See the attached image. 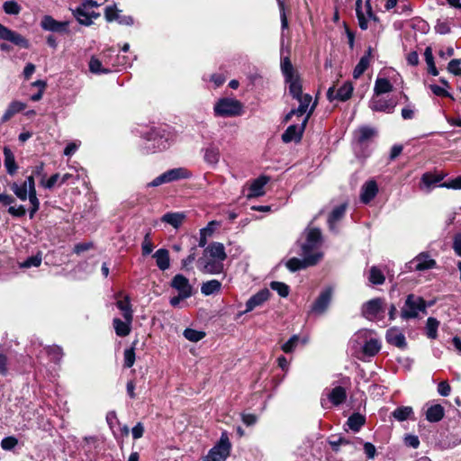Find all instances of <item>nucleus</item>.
<instances>
[{"mask_svg":"<svg viewBox=\"0 0 461 461\" xmlns=\"http://www.w3.org/2000/svg\"><path fill=\"white\" fill-rule=\"evenodd\" d=\"M426 302L423 298L411 294L407 296L402 308L401 317L403 320L417 318L420 312H426Z\"/></svg>","mask_w":461,"mask_h":461,"instance_id":"f257e3e1","label":"nucleus"},{"mask_svg":"<svg viewBox=\"0 0 461 461\" xmlns=\"http://www.w3.org/2000/svg\"><path fill=\"white\" fill-rule=\"evenodd\" d=\"M243 112V104L237 99L221 98L214 105V113L221 117L239 116Z\"/></svg>","mask_w":461,"mask_h":461,"instance_id":"f03ea898","label":"nucleus"},{"mask_svg":"<svg viewBox=\"0 0 461 461\" xmlns=\"http://www.w3.org/2000/svg\"><path fill=\"white\" fill-rule=\"evenodd\" d=\"M231 444L228 434L223 431L219 442L209 451L203 461H225L230 456Z\"/></svg>","mask_w":461,"mask_h":461,"instance_id":"7ed1b4c3","label":"nucleus"},{"mask_svg":"<svg viewBox=\"0 0 461 461\" xmlns=\"http://www.w3.org/2000/svg\"><path fill=\"white\" fill-rule=\"evenodd\" d=\"M192 176V173L185 168V167H176L164 172L159 175L156 178H154L150 183L148 184L149 186L156 187L162 184L170 183L174 181H177L180 179H188Z\"/></svg>","mask_w":461,"mask_h":461,"instance_id":"20e7f679","label":"nucleus"},{"mask_svg":"<svg viewBox=\"0 0 461 461\" xmlns=\"http://www.w3.org/2000/svg\"><path fill=\"white\" fill-rule=\"evenodd\" d=\"M315 107V104L310 108L307 116L304 118L301 125H290L285 131L282 134V140L285 143H289L291 141L299 142L302 140L303 133L306 127L308 119L310 115L312 113Z\"/></svg>","mask_w":461,"mask_h":461,"instance_id":"39448f33","label":"nucleus"},{"mask_svg":"<svg viewBox=\"0 0 461 461\" xmlns=\"http://www.w3.org/2000/svg\"><path fill=\"white\" fill-rule=\"evenodd\" d=\"M322 257L323 255L321 252H316L312 255L303 256V259L292 258L286 262V267L290 271L295 272L308 267L315 266L322 258Z\"/></svg>","mask_w":461,"mask_h":461,"instance_id":"423d86ee","label":"nucleus"},{"mask_svg":"<svg viewBox=\"0 0 461 461\" xmlns=\"http://www.w3.org/2000/svg\"><path fill=\"white\" fill-rule=\"evenodd\" d=\"M321 243V232L318 228L306 230V242L302 245L303 256L312 255L311 252L317 249Z\"/></svg>","mask_w":461,"mask_h":461,"instance_id":"0eeeda50","label":"nucleus"},{"mask_svg":"<svg viewBox=\"0 0 461 461\" xmlns=\"http://www.w3.org/2000/svg\"><path fill=\"white\" fill-rule=\"evenodd\" d=\"M384 301L382 298L369 300L361 308L362 315L369 321H375L379 313L384 311Z\"/></svg>","mask_w":461,"mask_h":461,"instance_id":"6e6552de","label":"nucleus"},{"mask_svg":"<svg viewBox=\"0 0 461 461\" xmlns=\"http://www.w3.org/2000/svg\"><path fill=\"white\" fill-rule=\"evenodd\" d=\"M333 288L331 286L326 287L312 303V312L318 315L323 314L331 302Z\"/></svg>","mask_w":461,"mask_h":461,"instance_id":"1a4fd4ad","label":"nucleus"},{"mask_svg":"<svg viewBox=\"0 0 461 461\" xmlns=\"http://www.w3.org/2000/svg\"><path fill=\"white\" fill-rule=\"evenodd\" d=\"M0 39L10 41L21 48H29V41L23 36L14 31L10 30L2 23H0Z\"/></svg>","mask_w":461,"mask_h":461,"instance_id":"9d476101","label":"nucleus"},{"mask_svg":"<svg viewBox=\"0 0 461 461\" xmlns=\"http://www.w3.org/2000/svg\"><path fill=\"white\" fill-rule=\"evenodd\" d=\"M353 89H354L353 86L350 82H345L343 84V86H341L338 89L336 94H335V86H330L327 92V98L330 102L335 99L342 101V102L347 101L351 97Z\"/></svg>","mask_w":461,"mask_h":461,"instance_id":"9b49d317","label":"nucleus"},{"mask_svg":"<svg viewBox=\"0 0 461 461\" xmlns=\"http://www.w3.org/2000/svg\"><path fill=\"white\" fill-rule=\"evenodd\" d=\"M198 266L201 271L206 274H220L223 270L222 261L203 255L198 259Z\"/></svg>","mask_w":461,"mask_h":461,"instance_id":"f8f14e48","label":"nucleus"},{"mask_svg":"<svg viewBox=\"0 0 461 461\" xmlns=\"http://www.w3.org/2000/svg\"><path fill=\"white\" fill-rule=\"evenodd\" d=\"M436 261L429 258L428 254L420 253L415 257L410 263L409 268L415 271H424L435 267Z\"/></svg>","mask_w":461,"mask_h":461,"instance_id":"ddd939ff","label":"nucleus"},{"mask_svg":"<svg viewBox=\"0 0 461 461\" xmlns=\"http://www.w3.org/2000/svg\"><path fill=\"white\" fill-rule=\"evenodd\" d=\"M171 286L177 290L182 297H190L192 295V286L189 280L183 275H176L171 281Z\"/></svg>","mask_w":461,"mask_h":461,"instance_id":"4468645a","label":"nucleus"},{"mask_svg":"<svg viewBox=\"0 0 461 461\" xmlns=\"http://www.w3.org/2000/svg\"><path fill=\"white\" fill-rule=\"evenodd\" d=\"M385 339L389 344L401 349H404L407 347L405 336L396 327L391 328L386 331Z\"/></svg>","mask_w":461,"mask_h":461,"instance_id":"2eb2a0df","label":"nucleus"},{"mask_svg":"<svg viewBox=\"0 0 461 461\" xmlns=\"http://www.w3.org/2000/svg\"><path fill=\"white\" fill-rule=\"evenodd\" d=\"M378 193V185L373 179L366 181L361 187L360 200L363 203H370Z\"/></svg>","mask_w":461,"mask_h":461,"instance_id":"dca6fc26","label":"nucleus"},{"mask_svg":"<svg viewBox=\"0 0 461 461\" xmlns=\"http://www.w3.org/2000/svg\"><path fill=\"white\" fill-rule=\"evenodd\" d=\"M369 107L375 112L392 113L395 107V103H393L392 100H385L379 97V95H374L369 102Z\"/></svg>","mask_w":461,"mask_h":461,"instance_id":"f3484780","label":"nucleus"},{"mask_svg":"<svg viewBox=\"0 0 461 461\" xmlns=\"http://www.w3.org/2000/svg\"><path fill=\"white\" fill-rule=\"evenodd\" d=\"M295 99L299 102V106L297 109L291 110L286 114L285 122L290 121L293 115L302 116L304 114L307 112L310 104L312 103V96L309 94L303 95Z\"/></svg>","mask_w":461,"mask_h":461,"instance_id":"a211bd4d","label":"nucleus"},{"mask_svg":"<svg viewBox=\"0 0 461 461\" xmlns=\"http://www.w3.org/2000/svg\"><path fill=\"white\" fill-rule=\"evenodd\" d=\"M203 256L210 257L211 258L223 261L226 259L227 255L223 244L220 242H213L210 244L203 251Z\"/></svg>","mask_w":461,"mask_h":461,"instance_id":"6ab92c4d","label":"nucleus"},{"mask_svg":"<svg viewBox=\"0 0 461 461\" xmlns=\"http://www.w3.org/2000/svg\"><path fill=\"white\" fill-rule=\"evenodd\" d=\"M270 178L267 176H261L255 179L249 187V198L258 197L265 194L264 187L269 182Z\"/></svg>","mask_w":461,"mask_h":461,"instance_id":"aec40b11","label":"nucleus"},{"mask_svg":"<svg viewBox=\"0 0 461 461\" xmlns=\"http://www.w3.org/2000/svg\"><path fill=\"white\" fill-rule=\"evenodd\" d=\"M270 292L267 289L260 290L247 302L245 312H251L256 307L260 306L268 300Z\"/></svg>","mask_w":461,"mask_h":461,"instance_id":"412c9836","label":"nucleus"},{"mask_svg":"<svg viewBox=\"0 0 461 461\" xmlns=\"http://www.w3.org/2000/svg\"><path fill=\"white\" fill-rule=\"evenodd\" d=\"M124 321H122L119 318H114L113 320V326L114 331L119 337H126L131 333V323L133 319L123 318Z\"/></svg>","mask_w":461,"mask_h":461,"instance_id":"4be33fe9","label":"nucleus"},{"mask_svg":"<svg viewBox=\"0 0 461 461\" xmlns=\"http://www.w3.org/2000/svg\"><path fill=\"white\" fill-rule=\"evenodd\" d=\"M220 149L214 144H210L203 149V160L205 163L212 166H216L220 161Z\"/></svg>","mask_w":461,"mask_h":461,"instance_id":"5701e85b","label":"nucleus"},{"mask_svg":"<svg viewBox=\"0 0 461 461\" xmlns=\"http://www.w3.org/2000/svg\"><path fill=\"white\" fill-rule=\"evenodd\" d=\"M153 258L156 259L157 267L160 270L165 271L169 268L170 258H169V252L167 249H158L154 253Z\"/></svg>","mask_w":461,"mask_h":461,"instance_id":"b1692460","label":"nucleus"},{"mask_svg":"<svg viewBox=\"0 0 461 461\" xmlns=\"http://www.w3.org/2000/svg\"><path fill=\"white\" fill-rule=\"evenodd\" d=\"M41 24L44 30L50 32H61L67 26V23H59L49 15L44 16Z\"/></svg>","mask_w":461,"mask_h":461,"instance_id":"393cba45","label":"nucleus"},{"mask_svg":"<svg viewBox=\"0 0 461 461\" xmlns=\"http://www.w3.org/2000/svg\"><path fill=\"white\" fill-rule=\"evenodd\" d=\"M375 135L376 131L368 126L360 127L355 131V138L359 143H365L373 139Z\"/></svg>","mask_w":461,"mask_h":461,"instance_id":"a878e982","label":"nucleus"},{"mask_svg":"<svg viewBox=\"0 0 461 461\" xmlns=\"http://www.w3.org/2000/svg\"><path fill=\"white\" fill-rule=\"evenodd\" d=\"M370 60H371V49L369 48L367 52L360 59L359 62L355 67L354 71H353L354 78H358L364 74V72L369 67Z\"/></svg>","mask_w":461,"mask_h":461,"instance_id":"bb28decb","label":"nucleus"},{"mask_svg":"<svg viewBox=\"0 0 461 461\" xmlns=\"http://www.w3.org/2000/svg\"><path fill=\"white\" fill-rule=\"evenodd\" d=\"M328 398L336 406L345 402L347 398V392L342 386H336L329 393Z\"/></svg>","mask_w":461,"mask_h":461,"instance_id":"cd10ccee","label":"nucleus"},{"mask_svg":"<svg viewBox=\"0 0 461 461\" xmlns=\"http://www.w3.org/2000/svg\"><path fill=\"white\" fill-rule=\"evenodd\" d=\"M345 212H346V204H340L339 206H337L336 208H334L332 210V212H330L329 219H328V223H329L330 229L331 230H335L336 223L340 219H342V217L345 214Z\"/></svg>","mask_w":461,"mask_h":461,"instance_id":"c85d7f7f","label":"nucleus"},{"mask_svg":"<svg viewBox=\"0 0 461 461\" xmlns=\"http://www.w3.org/2000/svg\"><path fill=\"white\" fill-rule=\"evenodd\" d=\"M4 156H5V166L6 167V171L10 175H14L18 167L15 162V158L12 150L5 147L4 148Z\"/></svg>","mask_w":461,"mask_h":461,"instance_id":"c756f323","label":"nucleus"},{"mask_svg":"<svg viewBox=\"0 0 461 461\" xmlns=\"http://www.w3.org/2000/svg\"><path fill=\"white\" fill-rule=\"evenodd\" d=\"M444 417V408L440 404L430 406L426 412V419L429 422H438Z\"/></svg>","mask_w":461,"mask_h":461,"instance_id":"7c9ffc66","label":"nucleus"},{"mask_svg":"<svg viewBox=\"0 0 461 461\" xmlns=\"http://www.w3.org/2000/svg\"><path fill=\"white\" fill-rule=\"evenodd\" d=\"M393 90V85L387 78L378 77L375 80L374 87V95H381L383 94L390 93Z\"/></svg>","mask_w":461,"mask_h":461,"instance_id":"2f4dec72","label":"nucleus"},{"mask_svg":"<svg viewBox=\"0 0 461 461\" xmlns=\"http://www.w3.org/2000/svg\"><path fill=\"white\" fill-rule=\"evenodd\" d=\"M185 220V214L181 212H167L164 214L161 218V221L164 222H167L173 226L174 228L177 229L181 226Z\"/></svg>","mask_w":461,"mask_h":461,"instance_id":"473e14b6","label":"nucleus"},{"mask_svg":"<svg viewBox=\"0 0 461 461\" xmlns=\"http://www.w3.org/2000/svg\"><path fill=\"white\" fill-rule=\"evenodd\" d=\"M116 306L122 311L123 318L133 319V311L128 295H125L123 300H118Z\"/></svg>","mask_w":461,"mask_h":461,"instance_id":"72a5a7b5","label":"nucleus"},{"mask_svg":"<svg viewBox=\"0 0 461 461\" xmlns=\"http://www.w3.org/2000/svg\"><path fill=\"white\" fill-rule=\"evenodd\" d=\"M96 6H98L97 2L94 0H84L81 5L73 11V14L77 20H81L82 15H86L87 14V10L90 11L92 8Z\"/></svg>","mask_w":461,"mask_h":461,"instance_id":"f704fd0d","label":"nucleus"},{"mask_svg":"<svg viewBox=\"0 0 461 461\" xmlns=\"http://www.w3.org/2000/svg\"><path fill=\"white\" fill-rule=\"evenodd\" d=\"M413 415V410L410 406H402L396 408L392 416L398 421H404L408 419H411Z\"/></svg>","mask_w":461,"mask_h":461,"instance_id":"c9c22d12","label":"nucleus"},{"mask_svg":"<svg viewBox=\"0 0 461 461\" xmlns=\"http://www.w3.org/2000/svg\"><path fill=\"white\" fill-rule=\"evenodd\" d=\"M381 349L380 342L375 339L367 340L363 346V353L368 357H374Z\"/></svg>","mask_w":461,"mask_h":461,"instance_id":"e433bc0d","label":"nucleus"},{"mask_svg":"<svg viewBox=\"0 0 461 461\" xmlns=\"http://www.w3.org/2000/svg\"><path fill=\"white\" fill-rule=\"evenodd\" d=\"M221 284L218 280L212 279L202 285L201 292L204 295H211L221 290Z\"/></svg>","mask_w":461,"mask_h":461,"instance_id":"4c0bfd02","label":"nucleus"},{"mask_svg":"<svg viewBox=\"0 0 461 461\" xmlns=\"http://www.w3.org/2000/svg\"><path fill=\"white\" fill-rule=\"evenodd\" d=\"M285 81L289 84V93L294 99L303 95L302 84L298 76Z\"/></svg>","mask_w":461,"mask_h":461,"instance_id":"58836bf2","label":"nucleus"},{"mask_svg":"<svg viewBox=\"0 0 461 461\" xmlns=\"http://www.w3.org/2000/svg\"><path fill=\"white\" fill-rule=\"evenodd\" d=\"M365 422L366 419L363 415L359 413H354L348 418L347 424L351 430L357 432L361 429Z\"/></svg>","mask_w":461,"mask_h":461,"instance_id":"ea45409f","label":"nucleus"},{"mask_svg":"<svg viewBox=\"0 0 461 461\" xmlns=\"http://www.w3.org/2000/svg\"><path fill=\"white\" fill-rule=\"evenodd\" d=\"M368 280L373 285H383L385 281V276L377 267H372L369 270Z\"/></svg>","mask_w":461,"mask_h":461,"instance_id":"a19ab883","label":"nucleus"},{"mask_svg":"<svg viewBox=\"0 0 461 461\" xmlns=\"http://www.w3.org/2000/svg\"><path fill=\"white\" fill-rule=\"evenodd\" d=\"M10 188L20 200L25 201L27 198H29V192L26 185L23 184L20 185L14 182L10 185Z\"/></svg>","mask_w":461,"mask_h":461,"instance_id":"79ce46f5","label":"nucleus"},{"mask_svg":"<svg viewBox=\"0 0 461 461\" xmlns=\"http://www.w3.org/2000/svg\"><path fill=\"white\" fill-rule=\"evenodd\" d=\"M438 326L439 321L437 319L433 317L428 318L426 324V334L429 339L437 338Z\"/></svg>","mask_w":461,"mask_h":461,"instance_id":"37998d69","label":"nucleus"},{"mask_svg":"<svg viewBox=\"0 0 461 461\" xmlns=\"http://www.w3.org/2000/svg\"><path fill=\"white\" fill-rule=\"evenodd\" d=\"M281 69L285 77V80L298 76L294 71L289 58H285L282 59Z\"/></svg>","mask_w":461,"mask_h":461,"instance_id":"c03bdc74","label":"nucleus"},{"mask_svg":"<svg viewBox=\"0 0 461 461\" xmlns=\"http://www.w3.org/2000/svg\"><path fill=\"white\" fill-rule=\"evenodd\" d=\"M444 178V175L440 174H432V173H425L422 175L421 181L422 183L429 187L434 184L439 183Z\"/></svg>","mask_w":461,"mask_h":461,"instance_id":"a18cd8bd","label":"nucleus"},{"mask_svg":"<svg viewBox=\"0 0 461 461\" xmlns=\"http://www.w3.org/2000/svg\"><path fill=\"white\" fill-rule=\"evenodd\" d=\"M361 7H362V0H357L356 13H357V20H358V24L362 30H366L368 27L367 20L361 10Z\"/></svg>","mask_w":461,"mask_h":461,"instance_id":"49530a36","label":"nucleus"},{"mask_svg":"<svg viewBox=\"0 0 461 461\" xmlns=\"http://www.w3.org/2000/svg\"><path fill=\"white\" fill-rule=\"evenodd\" d=\"M184 336L186 339L192 342H197L204 338L205 333L203 331H198L193 329H185Z\"/></svg>","mask_w":461,"mask_h":461,"instance_id":"de8ad7c7","label":"nucleus"},{"mask_svg":"<svg viewBox=\"0 0 461 461\" xmlns=\"http://www.w3.org/2000/svg\"><path fill=\"white\" fill-rule=\"evenodd\" d=\"M136 342H133V346L124 350V366L127 368L131 367L135 362V346Z\"/></svg>","mask_w":461,"mask_h":461,"instance_id":"09e8293b","label":"nucleus"},{"mask_svg":"<svg viewBox=\"0 0 461 461\" xmlns=\"http://www.w3.org/2000/svg\"><path fill=\"white\" fill-rule=\"evenodd\" d=\"M89 70L95 74H106L110 71L109 69L103 68L101 61L95 57H92L89 61Z\"/></svg>","mask_w":461,"mask_h":461,"instance_id":"8fccbe9b","label":"nucleus"},{"mask_svg":"<svg viewBox=\"0 0 461 461\" xmlns=\"http://www.w3.org/2000/svg\"><path fill=\"white\" fill-rule=\"evenodd\" d=\"M270 287L276 291L281 297H286L289 294V286L282 282H271Z\"/></svg>","mask_w":461,"mask_h":461,"instance_id":"3c124183","label":"nucleus"},{"mask_svg":"<svg viewBox=\"0 0 461 461\" xmlns=\"http://www.w3.org/2000/svg\"><path fill=\"white\" fill-rule=\"evenodd\" d=\"M47 353L50 357L51 360L56 363H59L63 357L62 348L59 346L49 347L47 348Z\"/></svg>","mask_w":461,"mask_h":461,"instance_id":"603ef678","label":"nucleus"},{"mask_svg":"<svg viewBox=\"0 0 461 461\" xmlns=\"http://www.w3.org/2000/svg\"><path fill=\"white\" fill-rule=\"evenodd\" d=\"M3 9L7 14H18L21 12V6L15 1H6L3 5Z\"/></svg>","mask_w":461,"mask_h":461,"instance_id":"864d4df0","label":"nucleus"},{"mask_svg":"<svg viewBox=\"0 0 461 461\" xmlns=\"http://www.w3.org/2000/svg\"><path fill=\"white\" fill-rule=\"evenodd\" d=\"M18 445V439L14 436L4 438L1 441V447L5 451L13 450Z\"/></svg>","mask_w":461,"mask_h":461,"instance_id":"5fc2aeb1","label":"nucleus"},{"mask_svg":"<svg viewBox=\"0 0 461 461\" xmlns=\"http://www.w3.org/2000/svg\"><path fill=\"white\" fill-rule=\"evenodd\" d=\"M299 342V336L298 335H294L292 336L288 341H286L283 346H282V350L285 352V353H291L294 350V348H296L297 344Z\"/></svg>","mask_w":461,"mask_h":461,"instance_id":"6e6d98bb","label":"nucleus"},{"mask_svg":"<svg viewBox=\"0 0 461 461\" xmlns=\"http://www.w3.org/2000/svg\"><path fill=\"white\" fill-rule=\"evenodd\" d=\"M100 16V14L98 13H95L94 11H89L87 10V14L86 15H82L81 17V20H77L78 23L80 24H83V25H86V26H89L92 24V19L95 18H98Z\"/></svg>","mask_w":461,"mask_h":461,"instance_id":"4d7b16f0","label":"nucleus"},{"mask_svg":"<svg viewBox=\"0 0 461 461\" xmlns=\"http://www.w3.org/2000/svg\"><path fill=\"white\" fill-rule=\"evenodd\" d=\"M41 260L42 258L41 255L32 256L31 258H28L25 261H23L21 264V267L26 268L31 267H39L41 263Z\"/></svg>","mask_w":461,"mask_h":461,"instance_id":"13d9d810","label":"nucleus"},{"mask_svg":"<svg viewBox=\"0 0 461 461\" xmlns=\"http://www.w3.org/2000/svg\"><path fill=\"white\" fill-rule=\"evenodd\" d=\"M142 255L147 256L153 250V244L149 238V233H147L141 244Z\"/></svg>","mask_w":461,"mask_h":461,"instance_id":"bf43d9fd","label":"nucleus"},{"mask_svg":"<svg viewBox=\"0 0 461 461\" xmlns=\"http://www.w3.org/2000/svg\"><path fill=\"white\" fill-rule=\"evenodd\" d=\"M29 201L32 204V209L30 210V218L32 219L34 217V214L40 208V202L37 198V194H32L29 195Z\"/></svg>","mask_w":461,"mask_h":461,"instance_id":"052dcab7","label":"nucleus"},{"mask_svg":"<svg viewBox=\"0 0 461 461\" xmlns=\"http://www.w3.org/2000/svg\"><path fill=\"white\" fill-rule=\"evenodd\" d=\"M460 64V59H452L447 66L448 71L456 76H461Z\"/></svg>","mask_w":461,"mask_h":461,"instance_id":"680f3d73","label":"nucleus"},{"mask_svg":"<svg viewBox=\"0 0 461 461\" xmlns=\"http://www.w3.org/2000/svg\"><path fill=\"white\" fill-rule=\"evenodd\" d=\"M105 19L108 22L119 20L118 10L115 6H107L104 12Z\"/></svg>","mask_w":461,"mask_h":461,"instance_id":"e2e57ef3","label":"nucleus"},{"mask_svg":"<svg viewBox=\"0 0 461 461\" xmlns=\"http://www.w3.org/2000/svg\"><path fill=\"white\" fill-rule=\"evenodd\" d=\"M8 357L3 352H0V375L5 376L8 374Z\"/></svg>","mask_w":461,"mask_h":461,"instance_id":"0e129e2a","label":"nucleus"},{"mask_svg":"<svg viewBox=\"0 0 461 461\" xmlns=\"http://www.w3.org/2000/svg\"><path fill=\"white\" fill-rule=\"evenodd\" d=\"M59 178H60L59 174H54L46 181H45V179H41V185L47 189H51L54 187L56 183L59 180Z\"/></svg>","mask_w":461,"mask_h":461,"instance_id":"69168bd1","label":"nucleus"},{"mask_svg":"<svg viewBox=\"0 0 461 461\" xmlns=\"http://www.w3.org/2000/svg\"><path fill=\"white\" fill-rule=\"evenodd\" d=\"M328 442L331 446L332 449L336 452L339 450V445L349 444V441L343 437H338L336 439L330 438Z\"/></svg>","mask_w":461,"mask_h":461,"instance_id":"338daca9","label":"nucleus"},{"mask_svg":"<svg viewBox=\"0 0 461 461\" xmlns=\"http://www.w3.org/2000/svg\"><path fill=\"white\" fill-rule=\"evenodd\" d=\"M440 186L452 189H461V176H458L449 182H445L441 184Z\"/></svg>","mask_w":461,"mask_h":461,"instance_id":"774afa93","label":"nucleus"}]
</instances>
